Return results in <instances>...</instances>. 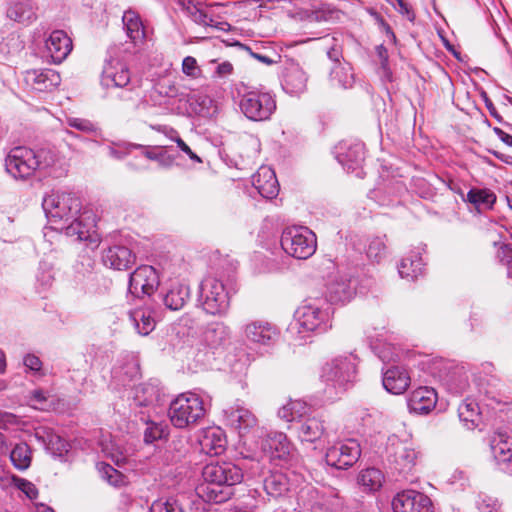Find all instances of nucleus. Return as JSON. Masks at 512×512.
<instances>
[{"mask_svg": "<svg viewBox=\"0 0 512 512\" xmlns=\"http://www.w3.org/2000/svg\"><path fill=\"white\" fill-rule=\"evenodd\" d=\"M42 207L51 223H68L56 229H64L66 235L76 236L78 240L87 239L89 230L95 226V217L90 211L84 210L79 215L81 201L72 193L52 191L43 198Z\"/></svg>", "mask_w": 512, "mask_h": 512, "instance_id": "1", "label": "nucleus"}, {"mask_svg": "<svg viewBox=\"0 0 512 512\" xmlns=\"http://www.w3.org/2000/svg\"><path fill=\"white\" fill-rule=\"evenodd\" d=\"M206 485L201 487L202 497L208 502L223 503L234 494L233 486L243 479L242 470L232 462H210L202 470Z\"/></svg>", "mask_w": 512, "mask_h": 512, "instance_id": "2", "label": "nucleus"}, {"mask_svg": "<svg viewBox=\"0 0 512 512\" xmlns=\"http://www.w3.org/2000/svg\"><path fill=\"white\" fill-rule=\"evenodd\" d=\"M168 415L173 426L187 428L204 417L203 400L195 393H182L170 403Z\"/></svg>", "mask_w": 512, "mask_h": 512, "instance_id": "3", "label": "nucleus"}, {"mask_svg": "<svg viewBox=\"0 0 512 512\" xmlns=\"http://www.w3.org/2000/svg\"><path fill=\"white\" fill-rule=\"evenodd\" d=\"M102 85L110 88H124L119 97L123 100H139L141 99L140 85L141 81L131 80L128 66L118 60L107 62L102 72Z\"/></svg>", "mask_w": 512, "mask_h": 512, "instance_id": "4", "label": "nucleus"}, {"mask_svg": "<svg viewBox=\"0 0 512 512\" xmlns=\"http://www.w3.org/2000/svg\"><path fill=\"white\" fill-rule=\"evenodd\" d=\"M281 247L296 259H308L317 248V238L312 230L304 226H291L283 230Z\"/></svg>", "mask_w": 512, "mask_h": 512, "instance_id": "5", "label": "nucleus"}, {"mask_svg": "<svg viewBox=\"0 0 512 512\" xmlns=\"http://www.w3.org/2000/svg\"><path fill=\"white\" fill-rule=\"evenodd\" d=\"M356 360V356L350 354L336 357L323 366L321 377L336 390L335 394L345 391L346 385L355 378Z\"/></svg>", "mask_w": 512, "mask_h": 512, "instance_id": "6", "label": "nucleus"}, {"mask_svg": "<svg viewBox=\"0 0 512 512\" xmlns=\"http://www.w3.org/2000/svg\"><path fill=\"white\" fill-rule=\"evenodd\" d=\"M258 436L261 438L262 459L261 464L265 462L275 463V465L285 466L289 464L293 457L292 445L287 436L282 432H270L264 434L261 430Z\"/></svg>", "mask_w": 512, "mask_h": 512, "instance_id": "7", "label": "nucleus"}, {"mask_svg": "<svg viewBox=\"0 0 512 512\" xmlns=\"http://www.w3.org/2000/svg\"><path fill=\"white\" fill-rule=\"evenodd\" d=\"M239 107L249 120L265 121L275 112L276 101L268 92L249 91L242 95Z\"/></svg>", "mask_w": 512, "mask_h": 512, "instance_id": "8", "label": "nucleus"}, {"mask_svg": "<svg viewBox=\"0 0 512 512\" xmlns=\"http://www.w3.org/2000/svg\"><path fill=\"white\" fill-rule=\"evenodd\" d=\"M200 297L203 309L209 314L221 315L229 308V293L224 284L216 278L207 277L201 282Z\"/></svg>", "mask_w": 512, "mask_h": 512, "instance_id": "9", "label": "nucleus"}, {"mask_svg": "<svg viewBox=\"0 0 512 512\" xmlns=\"http://www.w3.org/2000/svg\"><path fill=\"white\" fill-rule=\"evenodd\" d=\"M296 319L301 328L306 331L326 332L332 327L331 307L317 303H305L296 310Z\"/></svg>", "mask_w": 512, "mask_h": 512, "instance_id": "10", "label": "nucleus"}, {"mask_svg": "<svg viewBox=\"0 0 512 512\" xmlns=\"http://www.w3.org/2000/svg\"><path fill=\"white\" fill-rule=\"evenodd\" d=\"M34 150L25 146L12 148L5 157V170L14 179L24 180L36 172Z\"/></svg>", "mask_w": 512, "mask_h": 512, "instance_id": "11", "label": "nucleus"}, {"mask_svg": "<svg viewBox=\"0 0 512 512\" xmlns=\"http://www.w3.org/2000/svg\"><path fill=\"white\" fill-rule=\"evenodd\" d=\"M244 339L259 347H271L280 337L276 325L266 320H251L242 328Z\"/></svg>", "mask_w": 512, "mask_h": 512, "instance_id": "12", "label": "nucleus"}, {"mask_svg": "<svg viewBox=\"0 0 512 512\" xmlns=\"http://www.w3.org/2000/svg\"><path fill=\"white\" fill-rule=\"evenodd\" d=\"M361 455V448L356 440L337 442L327 449L326 463L336 469L352 467Z\"/></svg>", "mask_w": 512, "mask_h": 512, "instance_id": "13", "label": "nucleus"}, {"mask_svg": "<svg viewBox=\"0 0 512 512\" xmlns=\"http://www.w3.org/2000/svg\"><path fill=\"white\" fill-rule=\"evenodd\" d=\"M389 451V461L391 465L399 474L403 475L413 470L420 457V452L417 451L411 443L398 440L390 444Z\"/></svg>", "mask_w": 512, "mask_h": 512, "instance_id": "14", "label": "nucleus"}, {"mask_svg": "<svg viewBox=\"0 0 512 512\" xmlns=\"http://www.w3.org/2000/svg\"><path fill=\"white\" fill-rule=\"evenodd\" d=\"M226 424L233 428L241 437L262 429L258 427L256 416L247 408L242 406H231L224 411Z\"/></svg>", "mask_w": 512, "mask_h": 512, "instance_id": "15", "label": "nucleus"}, {"mask_svg": "<svg viewBox=\"0 0 512 512\" xmlns=\"http://www.w3.org/2000/svg\"><path fill=\"white\" fill-rule=\"evenodd\" d=\"M394 512H433V504L428 496L415 490L397 493L392 500Z\"/></svg>", "mask_w": 512, "mask_h": 512, "instance_id": "16", "label": "nucleus"}, {"mask_svg": "<svg viewBox=\"0 0 512 512\" xmlns=\"http://www.w3.org/2000/svg\"><path fill=\"white\" fill-rule=\"evenodd\" d=\"M250 470L252 476L263 477V488L267 495L278 498L289 491V480L282 471H269V475H265L264 464H261L260 461L253 462Z\"/></svg>", "mask_w": 512, "mask_h": 512, "instance_id": "17", "label": "nucleus"}, {"mask_svg": "<svg viewBox=\"0 0 512 512\" xmlns=\"http://www.w3.org/2000/svg\"><path fill=\"white\" fill-rule=\"evenodd\" d=\"M160 279L156 269L149 265L138 267L129 279V292L137 297L140 294L151 295L159 286Z\"/></svg>", "mask_w": 512, "mask_h": 512, "instance_id": "18", "label": "nucleus"}, {"mask_svg": "<svg viewBox=\"0 0 512 512\" xmlns=\"http://www.w3.org/2000/svg\"><path fill=\"white\" fill-rule=\"evenodd\" d=\"M73 48L72 40L63 30H54L45 40L47 56L54 64L62 63Z\"/></svg>", "mask_w": 512, "mask_h": 512, "instance_id": "19", "label": "nucleus"}, {"mask_svg": "<svg viewBox=\"0 0 512 512\" xmlns=\"http://www.w3.org/2000/svg\"><path fill=\"white\" fill-rule=\"evenodd\" d=\"M336 158L348 172L357 171L359 176L361 172L358 170L362 167L365 160L364 144L361 142L350 145L341 143L337 146Z\"/></svg>", "mask_w": 512, "mask_h": 512, "instance_id": "20", "label": "nucleus"}, {"mask_svg": "<svg viewBox=\"0 0 512 512\" xmlns=\"http://www.w3.org/2000/svg\"><path fill=\"white\" fill-rule=\"evenodd\" d=\"M356 293V280L347 275L336 276L327 287V298L331 303L349 302Z\"/></svg>", "mask_w": 512, "mask_h": 512, "instance_id": "21", "label": "nucleus"}, {"mask_svg": "<svg viewBox=\"0 0 512 512\" xmlns=\"http://www.w3.org/2000/svg\"><path fill=\"white\" fill-rule=\"evenodd\" d=\"M252 184L263 198L273 199L279 193V183L276 174L270 167H260L252 176Z\"/></svg>", "mask_w": 512, "mask_h": 512, "instance_id": "22", "label": "nucleus"}, {"mask_svg": "<svg viewBox=\"0 0 512 512\" xmlns=\"http://www.w3.org/2000/svg\"><path fill=\"white\" fill-rule=\"evenodd\" d=\"M202 343L215 352L230 342V329L222 322L209 324L202 334Z\"/></svg>", "mask_w": 512, "mask_h": 512, "instance_id": "23", "label": "nucleus"}, {"mask_svg": "<svg viewBox=\"0 0 512 512\" xmlns=\"http://www.w3.org/2000/svg\"><path fill=\"white\" fill-rule=\"evenodd\" d=\"M436 402L437 393L433 388L419 387L410 394L407 405L410 412L425 414L435 407Z\"/></svg>", "mask_w": 512, "mask_h": 512, "instance_id": "24", "label": "nucleus"}, {"mask_svg": "<svg viewBox=\"0 0 512 512\" xmlns=\"http://www.w3.org/2000/svg\"><path fill=\"white\" fill-rule=\"evenodd\" d=\"M102 259L110 268L127 270L134 264L135 255L125 246H113L104 251Z\"/></svg>", "mask_w": 512, "mask_h": 512, "instance_id": "25", "label": "nucleus"}, {"mask_svg": "<svg viewBox=\"0 0 512 512\" xmlns=\"http://www.w3.org/2000/svg\"><path fill=\"white\" fill-rule=\"evenodd\" d=\"M34 154L35 161H37L36 171H41L53 177H58L62 174L61 159L54 149L41 148L34 150Z\"/></svg>", "mask_w": 512, "mask_h": 512, "instance_id": "26", "label": "nucleus"}, {"mask_svg": "<svg viewBox=\"0 0 512 512\" xmlns=\"http://www.w3.org/2000/svg\"><path fill=\"white\" fill-rule=\"evenodd\" d=\"M490 447L497 461H510L512 459V432L506 429H497L490 438Z\"/></svg>", "mask_w": 512, "mask_h": 512, "instance_id": "27", "label": "nucleus"}, {"mask_svg": "<svg viewBox=\"0 0 512 512\" xmlns=\"http://www.w3.org/2000/svg\"><path fill=\"white\" fill-rule=\"evenodd\" d=\"M25 80L33 89L46 91L57 87L61 82V77L58 72L52 69H35L26 72Z\"/></svg>", "mask_w": 512, "mask_h": 512, "instance_id": "28", "label": "nucleus"}, {"mask_svg": "<svg viewBox=\"0 0 512 512\" xmlns=\"http://www.w3.org/2000/svg\"><path fill=\"white\" fill-rule=\"evenodd\" d=\"M382 383L389 393L399 395L409 387L410 376L402 367H391L384 372Z\"/></svg>", "mask_w": 512, "mask_h": 512, "instance_id": "29", "label": "nucleus"}, {"mask_svg": "<svg viewBox=\"0 0 512 512\" xmlns=\"http://www.w3.org/2000/svg\"><path fill=\"white\" fill-rule=\"evenodd\" d=\"M298 424V436L302 441L315 442L324 435V421L319 417L304 414Z\"/></svg>", "mask_w": 512, "mask_h": 512, "instance_id": "30", "label": "nucleus"}, {"mask_svg": "<svg viewBox=\"0 0 512 512\" xmlns=\"http://www.w3.org/2000/svg\"><path fill=\"white\" fill-rule=\"evenodd\" d=\"M190 296V289L183 283H174L161 293V299L166 308L176 311L183 308Z\"/></svg>", "mask_w": 512, "mask_h": 512, "instance_id": "31", "label": "nucleus"}, {"mask_svg": "<svg viewBox=\"0 0 512 512\" xmlns=\"http://www.w3.org/2000/svg\"><path fill=\"white\" fill-rule=\"evenodd\" d=\"M227 440L219 428L208 429L200 441L203 452L210 456H218L226 450Z\"/></svg>", "mask_w": 512, "mask_h": 512, "instance_id": "32", "label": "nucleus"}, {"mask_svg": "<svg viewBox=\"0 0 512 512\" xmlns=\"http://www.w3.org/2000/svg\"><path fill=\"white\" fill-rule=\"evenodd\" d=\"M7 17L15 22L29 25L37 19L36 6L31 0L17 1L8 8Z\"/></svg>", "mask_w": 512, "mask_h": 512, "instance_id": "33", "label": "nucleus"}, {"mask_svg": "<svg viewBox=\"0 0 512 512\" xmlns=\"http://www.w3.org/2000/svg\"><path fill=\"white\" fill-rule=\"evenodd\" d=\"M161 388L154 383H142L135 388L134 402L138 406H155L161 401Z\"/></svg>", "mask_w": 512, "mask_h": 512, "instance_id": "34", "label": "nucleus"}, {"mask_svg": "<svg viewBox=\"0 0 512 512\" xmlns=\"http://www.w3.org/2000/svg\"><path fill=\"white\" fill-rule=\"evenodd\" d=\"M307 80L308 77L301 68L293 67L284 77L283 89L291 95L301 94L306 90Z\"/></svg>", "mask_w": 512, "mask_h": 512, "instance_id": "35", "label": "nucleus"}, {"mask_svg": "<svg viewBox=\"0 0 512 512\" xmlns=\"http://www.w3.org/2000/svg\"><path fill=\"white\" fill-rule=\"evenodd\" d=\"M458 416L468 430L475 429L481 422L479 405L474 400H464L458 407Z\"/></svg>", "mask_w": 512, "mask_h": 512, "instance_id": "36", "label": "nucleus"}, {"mask_svg": "<svg viewBox=\"0 0 512 512\" xmlns=\"http://www.w3.org/2000/svg\"><path fill=\"white\" fill-rule=\"evenodd\" d=\"M424 263L420 253L411 252L404 257L399 266L398 272L402 278L414 280L423 273Z\"/></svg>", "mask_w": 512, "mask_h": 512, "instance_id": "37", "label": "nucleus"}, {"mask_svg": "<svg viewBox=\"0 0 512 512\" xmlns=\"http://www.w3.org/2000/svg\"><path fill=\"white\" fill-rule=\"evenodd\" d=\"M357 483L365 492L378 491L384 483L383 472L374 467L363 469L357 476Z\"/></svg>", "mask_w": 512, "mask_h": 512, "instance_id": "38", "label": "nucleus"}, {"mask_svg": "<svg viewBox=\"0 0 512 512\" xmlns=\"http://www.w3.org/2000/svg\"><path fill=\"white\" fill-rule=\"evenodd\" d=\"M321 41L326 49L327 57L335 64L334 66L343 65V36L341 34L325 36L321 38Z\"/></svg>", "mask_w": 512, "mask_h": 512, "instance_id": "39", "label": "nucleus"}, {"mask_svg": "<svg viewBox=\"0 0 512 512\" xmlns=\"http://www.w3.org/2000/svg\"><path fill=\"white\" fill-rule=\"evenodd\" d=\"M122 21L126 28L127 36L134 44L143 40L145 33L141 19L136 12L132 10L125 11Z\"/></svg>", "mask_w": 512, "mask_h": 512, "instance_id": "40", "label": "nucleus"}, {"mask_svg": "<svg viewBox=\"0 0 512 512\" xmlns=\"http://www.w3.org/2000/svg\"><path fill=\"white\" fill-rule=\"evenodd\" d=\"M129 317L140 335H148L155 328L156 322L147 309H135L130 312Z\"/></svg>", "mask_w": 512, "mask_h": 512, "instance_id": "41", "label": "nucleus"}, {"mask_svg": "<svg viewBox=\"0 0 512 512\" xmlns=\"http://www.w3.org/2000/svg\"><path fill=\"white\" fill-rule=\"evenodd\" d=\"M330 82L332 86L340 88H351L354 84V74L348 63L340 66H333L330 72Z\"/></svg>", "mask_w": 512, "mask_h": 512, "instance_id": "42", "label": "nucleus"}, {"mask_svg": "<svg viewBox=\"0 0 512 512\" xmlns=\"http://www.w3.org/2000/svg\"><path fill=\"white\" fill-rule=\"evenodd\" d=\"M10 460L16 469L20 471L28 469L32 461V451L29 445L25 442L16 444L10 452Z\"/></svg>", "mask_w": 512, "mask_h": 512, "instance_id": "43", "label": "nucleus"}, {"mask_svg": "<svg viewBox=\"0 0 512 512\" xmlns=\"http://www.w3.org/2000/svg\"><path fill=\"white\" fill-rule=\"evenodd\" d=\"M467 201L477 209H489L496 201V195L489 189L472 188L467 193Z\"/></svg>", "mask_w": 512, "mask_h": 512, "instance_id": "44", "label": "nucleus"}, {"mask_svg": "<svg viewBox=\"0 0 512 512\" xmlns=\"http://www.w3.org/2000/svg\"><path fill=\"white\" fill-rule=\"evenodd\" d=\"M305 409L306 406L301 401H291L279 409L278 415L288 422H298L305 414Z\"/></svg>", "mask_w": 512, "mask_h": 512, "instance_id": "45", "label": "nucleus"}, {"mask_svg": "<svg viewBox=\"0 0 512 512\" xmlns=\"http://www.w3.org/2000/svg\"><path fill=\"white\" fill-rule=\"evenodd\" d=\"M340 501L335 496H317L309 512H337Z\"/></svg>", "mask_w": 512, "mask_h": 512, "instance_id": "46", "label": "nucleus"}, {"mask_svg": "<svg viewBox=\"0 0 512 512\" xmlns=\"http://www.w3.org/2000/svg\"><path fill=\"white\" fill-rule=\"evenodd\" d=\"M150 512H183L178 500L174 498H161L152 503Z\"/></svg>", "mask_w": 512, "mask_h": 512, "instance_id": "47", "label": "nucleus"}, {"mask_svg": "<svg viewBox=\"0 0 512 512\" xmlns=\"http://www.w3.org/2000/svg\"><path fill=\"white\" fill-rule=\"evenodd\" d=\"M367 256L369 259L380 262L386 255V245L382 238H373L367 248Z\"/></svg>", "mask_w": 512, "mask_h": 512, "instance_id": "48", "label": "nucleus"}, {"mask_svg": "<svg viewBox=\"0 0 512 512\" xmlns=\"http://www.w3.org/2000/svg\"><path fill=\"white\" fill-rule=\"evenodd\" d=\"M12 482L29 499L33 500V499L37 498V496H38V489L36 488V486L32 482H30V481H28L26 479L17 477V476H13L12 477Z\"/></svg>", "mask_w": 512, "mask_h": 512, "instance_id": "49", "label": "nucleus"}, {"mask_svg": "<svg viewBox=\"0 0 512 512\" xmlns=\"http://www.w3.org/2000/svg\"><path fill=\"white\" fill-rule=\"evenodd\" d=\"M182 72L191 78H198L201 75V69L197 64V60L192 56H187L183 59Z\"/></svg>", "mask_w": 512, "mask_h": 512, "instance_id": "50", "label": "nucleus"}, {"mask_svg": "<svg viewBox=\"0 0 512 512\" xmlns=\"http://www.w3.org/2000/svg\"><path fill=\"white\" fill-rule=\"evenodd\" d=\"M146 424L147 427L144 431V440L146 443H152L162 437L163 428L160 424H157L153 421H146Z\"/></svg>", "mask_w": 512, "mask_h": 512, "instance_id": "51", "label": "nucleus"}, {"mask_svg": "<svg viewBox=\"0 0 512 512\" xmlns=\"http://www.w3.org/2000/svg\"><path fill=\"white\" fill-rule=\"evenodd\" d=\"M156 93L166 98H176L179 95L178 88L170 81H163L155 88Z\"/></svg>", "mask_w": 512, "mask_h": 512, "instance_id": "52", "label": "nucleus"}, {"mask_svg": "<svg viewBox=\"0 0 512 512\" xmlns=\"http://www.w3.org/2000/svg\"><path fill=\"white\" fill-rule=\"evenodd\" d=\"M67 124L70 127L75 128L79 131H83V132H93L95 130V127L92 124V122H90L89 120H86V119H82V118H75V117L68 118Z\"/></svg>", "mask_w": 512, "mask_h": 512, "instance_id": "53", "label": "nucleus"}, {"mask_svg": "<svg viewBox=\"0 0 512 512\" xmlns=\"http://www.w3.org/2000/svg\"><path fill=\"white\" fill-rule=\"evenodd\" d=\"M100 472L110 484L116 485L120 478V473L109 464H102Z\"/></svg>", "mask_w": 512, "mask_h": 512, "instance_id": "54", "label": "nucleus"}, {"mask_svg": "<svg viewBox=\"0 0 512 512\" xmlns=\"http://www.w3.org/2000/svg\"><path fill=\"white\" fill-rule=\"evenodd\" d=\"M184 8L190 13L192 19L196 23L202 24V25L208 24L207 14L204 11H202L201 9H199L197 6L187 4L186 7H184Z\"/></svg>", "mask_w": 512, "mask_h": 512, "instance_id": "55", "label": "nucleus"}, {"mask_svg": "<svg viewBox=\"0 0 512 512\" xmlns=\"http://www.w3.org/2000/svg\"><path fill=\"white\" fill-rule=\"evenodd\" d=\"M480 512H500V505L497 500L491 498H483L478 503Z\"/></svg>", "mask_w": 512, "mask_h": 512, "instance_id": "56", "label": "nucleus"}, {"mask_svg": "<svg viewBox=\"0 0 512 512\" xmlns=\"http://www.w3.org/2000/svg\"><path fill=\"white\" fill-rule=\"evenodd\" d=\"M23 364L26 368L34 372L40 371L42 367L41 360L34 354H27L24 357Z\"/></svg>", "mask_w": 512, "mask_h": 512, "instance_id": "57", "label": "nucleus"}, {"mask_svg": "<svg viewBox=\"0 0 512 512\" xmlns=\"http://www.w3.org/2000/svg\"><path fill=\"white\" fill-rule=\"evenodd\" d=\"M175 142L179 149L184 152L191 160L201 163L202 160L190 149V147L180 138H175Z\"/></svg>", "mask_w": 512, "mask_h": 512, "instance_id": "58", "label": "nucleus"}, {"mask_svg": "<svg viewBox=\"0 0 512 512\" xmlns=\"http://www.w3.org/2000/svg\"><path fill=\"white\" fill-rule=\"evenodd\" d=\"M30 399L34 403V407L44 409L43 404L46 402L47 397L42 390L32 391Z\"/></svg>", "mask_w": 512, "mask_h": 512, "instance_id": "59", "label": "nucleus"}, {"mask_svg": "<svg viewBox=\"0 0 512 512\" xmlns=\"http://www.w3.org/2000/svg\"><path fill=\"white\" fill-rule=\"evenodd\" d=\"M398 11L407 17L408 20H414V13L411 10L410 5L405 0H396Z\"/></svg>", "mask_w": 512, "mask_h": 512, "instance_id": "60", "label": "nucleus"}, {"mask_svg": "<svg viewBox=\"0 0 512 512\" xmlns=\"http://www.w3.org/2000/svg\"><path fill=\"white\" fill-rule=\"evenodd\" d=\"M233 72V65L228 62V61H224L222 63H220L217 68H216V75L220 78H224L228 75H230L231 73Z\"/></svg>", "mask_w": 512, "mask_h": 512, "instance_id": "61", "label": "nucleus"}, {"mask_svg": "<svg viewBox=\"0 0 512 512\" xmlns=\"http://www.w3.org/2000/svg\"><path fill=\"white\" fill-rule=\"evenodd\" d=\"M178 325L187 328L188 330H192L196 326V321L190 314H184L179 318Z\"/></svg>", "mask_w": 512, "mask_h": 512, "instance_id": "62", "label": "nucleus"}, {"mask_svg": "<svg viewBox=\"0 0 512 512\" xmlns=\"http://www.w3.org/2000/svg\"><path fill=\"white\" fill-rule=\"evenodd\" d=\"M50 443H51L52 445H54V444H56V445H57L56 451H57L58 455H62V453H63V452H67V450H68V449H67V447H68L67 442H66V441H64V440H63L61 437H59V436H56V437L52 438V439L50 440Z\"/></svg>", "mask_w": 512, "mask_h": 512, "instance_id": "63", "label": "nucleus"}, {"mask_svg": "<svg viewBox=\"0 0 512 512\" xmlns=\"http://www.w3.org/2000/svg\"><path fill=\"white\" fill-rule=\"evenodd\" d=\"M494 132L498 135V137L501 139V141H503L508 146H512V135L504 132L500 128H495Z\"/></svg>", "mask_w": 512, "mask_h": 512, "instance_id": "64", "label": "nucleus"}]
</instances>
